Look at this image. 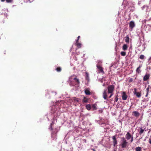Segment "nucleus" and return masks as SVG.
<instances>
[{
  "instance_id": "obj_33",
  "label": "nucleus",
  "mask_w": 151,
  "mask_h": 151,
  "mask_svg": "<svg viewBox=\"0 0 151 151\" xmlns=\"http://www.w3.org/2000/svg\"><path fill=\"white\" fill-rule=\"evenodd\" d=\"M149 87L147 88H146V90L147 93H148L149 92Z\"/></svg>"
},
{
  "instance_id": "obj_21",
  "label": "nucleus",
  "mask_w": 151,
  "mask_h": 151,
  "mask_svg": "<svg viewBox=\"0 0 151 151\" xmlns=\"http://www.w3.org/2000/svg\"><path fill=\"white\" fill-rule=\"evenodd\" d=\"M76 45L78 48L81 47V43H76Z\"/></svg>"
},
{
  "instance_id": "obj_32",
  "label": "nucleus",
  "mask_w": 151,
  "mask_h": 151,
  "mask_svg": "<svg viewBox=\"0 0 151 151\" xmlns=\"http://www.w3.org/2000/svg\"><path fill=\"white\" fill-rule=\"evenodd\" d=\"M131 140H130V142L132 143L133 141V136H132L131 137Z\"/></svg>"
},
{
  "instance_id": "obj_1",
  "label": "nucleus",
  "mask_w": 151,
  "mask_h": 151,
  "mask_svg": "<svg viewBox=\"0 0 151 151\" xmlns=\"http://www.w3.org/2000/svg\"><path fill=\"white\" fill-rule=\"evenodd\" d=\"M119 146L122 148L124 149L126 148L129 145V143L127 141L126 139L124 137L121 138V140L120 142Z\"/></svg>"
},
{
  "instance_id": "obj_37",
  "label": "nucleus",
  "mask_w": 151,
  "mask_h": 151,
  "mask_svg": "<svg viewBox=\"0 0 151 151\" xmlns=\"http://www.w3.org/2000/svg\"><path fill=\"white\" fill-rule=\"evenodd\" d=\"M148 93H147V94H146V95L145 96L146 97H147L148 95Z\"/></svg>"
},
{
  "instance_id": "obj_24",
  "label": "nucleus",
  "mask_w": 151,
  "mask_h": 151,
  "mask_svg": "<svg viewBox=\"0 0 151 151\" xmlns=\"http://www.w3.org/2000/svg\"><path fill=\"white\" fill-rule=\"evenodd\" d=\"M73 100L74 101H76L77 102H78L79 101V100L76 97H73Z\"/></svg>"
},
{
  "instance_id": "obj_22",
  "label": "nucleus",
  "mask_w": 151,
  "mask_h": 151,
  "mask_svg": "<svg viewBox=\"0 0 151 151\" xmlns=\"http://www.w3.org/2000/svg\"><path fill=\"white\" fill-rule=\"evenodd\" d=\"M136 151H141V148L140 147H138L135 148Z\"/></svg>"
},
{
  "instance_id": "obj_10",
  "label": "nucleus",
  "mask_w": 151,
  "mask_h": 151,
  "mask_svg": "<svg viewBox=\"0 0 151 151\" xmlns=\"http://www.w3.org/2000/svg\"><path fill=\"white\" fill-rule=\"evenodd\" d=\"M135 25L133 21H131L130 22L129 24V26L132 29L135 27Z\"/></svg>"
},
{
  "instance_id": "obj_19",
  "label": "nucleus",
  "mask_w": 151,
  "mask_h": 151,
  "mask_svg": "<svg viewBox=\"0 0 151 151\" xmlns=\"http://www.w3.org/2000/svg\"><path fill=\"white\" fill-rule=\"evenodd\" d=\"M86 108L88 110H90L91 109V106L90 104H87L86 106Z\"/></svg>"
},
{
  "instance_id": "obj_31",
  "label": "nucleus",
  "mask_w": 151,
  "mask_h": 151,
  "mask_svg": "<svg viewBox=\"0 0 151 151\" xmlns=\"http://www.w3.org/2000/svg\"><path fill=\"white\" fill-rule=\"evenodd\" d=\"M149 142L150 144H151V135L150 136V138L149 140Z\"/></svg>"
},
{
  "instance_id": "obj_42",
  "label": "nucleus",
  "mask_w": 151,
  "mask_h": 151,
  "mask_svg": "<svg viewBox=\"0 0 151 151\" xmlns=\"http://www.w3.org/2000/svg\"><path fill=\"white\" fill-rule=\"evenodd\" d=\"M103 86H104V84H103Z\"/></svg>"
},
{
  "instance_id": "obj_7",
  "label": "nucleus",
  "mask_w": 151,
  "mask_h": 151,
  "mask_svg": "<svg viewBox=\"0 0 151 151\" xmlns=\"http://www.w3.org/2000/svg\"><path fill=\"white\" fill-rule=\"evenodd\" d=\"M150 75L149 73H146L144 76L143 78L144 81H146L148 80L150 76Z\"/></svg>"
},
{
  "instance_id": "obj_40",
  "label": "nucleus",
  "mask_w": 151,
  "mask_h": 151,
  "mask_svg": "<svg viewBox=\"0 0 151 151\" xmlns=\"http://www.w3.org/2000/svg\"><path fill=\"white\" fill-rule=\"evenodd\" d=\"M151 59V57H150L149 59V60H150Z\"/></svg>"
},
{
  "instance_id": "obj_30",
  "label": "nucleus",
  "mask_w": 151,
  "mask_h": 151,
  "mask_svg": "<svg viewBox=\"0 0 151 151\" xmlns=\"http://www.w3.org/2000/svg\"><path fill=\"white\" fill-rule=\"evenodd\" d=\"M133 81V79L132 78H130L129 80V82L131 83Z\"/></svg>"
},
{
  "instance_id": "obj_35",
  "label": "nucleus",
  "mask_w": 151,
  "mask_h": 151,
  "mask_svg": "<svg viewBox=\"0 0 151 151\" xmlns=\"http://www.w3.org/2000/svg\"><path fill=\"white\" fill-rule=\"evenodd\" d=\"M78 40H79L78 39H77L76 40V43H78Z\"/></svg>"
},
{
  "instance_id": "obj_25",
  "label": "nucleus",
  "mask_w": 151,
  "mask_h": 151,
  "mask_svg": "<svg viewBox=\"0 0 151 151\" xmlns=\"http://www.w3.org/2000/svg\"><path fill=\"white\" fill-rule=\"evenodd\" d=\"M121 55L123 56H124L126 55V53L124 51H122L120 53Z\"/></svg>"
},
{
  "instance_id": "obj_17",
  "label": "nucleus",
  "mask_w": 151,
  "mask_h": 151,
  "mask_svg": "<svg viewBox=\"0 0 151 151\" xmlns=\"http://www.w3.org/2000/svg\"><path fill=\"white\" fill-rule=\"evenodd\" d=\"M85 93L86 95H90L91 94V93L90 92L89 90L88 89H86L85 90Z\"/></svg>"
},
{
  "instance_id": "obj_20",
  "label": "nucleus",
  "mask_w": 151,
  "mask_h": 151,
  "mask_svg": "<svg viewBox=\"0 0 151 151\" xmlns=\"http://www.w3.org/2000/svg\"><path fill=\"white\" fill-rule=\"evenodd\" d=\"M5 0H1V1L3 2H4ZM6 2L8 3H10L12 2L13 0H6Z\"/></svg>"
},
{
  "instance_id": "obj_12",
  "label": "nucleus",
  "mask_w": 151,
  "mask_h": 151,
  "mask_svg": "<svg viewBox=\"0 0 151 151\" xmlns=\"http://www.w3.org/2000/svg\"><path fill=\"white\" fill-rule=\"evenodd\" d=\"M141 67L142 65H140L136 69V72L138 74H139L141 72V71L140 70V68Z\"/></svg>"
},
{
  "instance_id": "obj_28",
  "label": "nucleus",
  "mask_w": 151,
  "mask_h": 151,
  "mask_svg": "<svg viewBox=\"0 0 151 151\" xmlns=\"http://www.w3.org/2000/svg\"><path fill=\"white\" fill-rule=\"evenodd\" d=\"M145 58V56L143 55H141L139 56V58L141 59H143Z\"/></svg>"
},
{
  "instance_id": "obj_6",
  "label": "nucleus",
  "mask_w": 151,
  "mask_h": 151,
  "mask_svg": "<svg viewBox=\"0 0 151 151\" xmlns=\"http://www.w3.org/2000/svg\"><path fill=\"white\" fill-rule=\"evenodd\" d=\"M97 68L99 69V72L103 74L104 73V72L103 71V68L99 65H96Z\"/></svg>"
},
{
  "instance_id": "obj_38",
  "label": "nucleus",
  "mask_w": 151,
  "mask_h": 151,
  "mask_svg": "<svg viewBox=\"0 0 151 151\" xmlns=\"http://www.w3.org/2000/svg\"><path fill=\"white\" fill-rule=\"evenodd\" d=\"M80 37V36H78V37L77 39L79 40Z\"/></svg>"
},
{
  "instance_id": "obj_14",
  "label": "nucleus",
  "mask_w": 151,
  "mask_h": 151,
  "mask_svg": "<svg viewBox=\"0 0 151 151\" xmlns=\"http://www.w3.org/2000/svg\"><path fill=\"white\" fill-rule=\"evenodd\" d=\"M133 113L134 114V116L135 117H138L140 115L139 113L137 111H134L133 112Z\"/></svg>"
},
{
  "instance_id": "obj_29",
  "label": "nucleus",
  "mask_w": 151,
  "mask_h": 151,
  "mask_svg": "<svg viewBox=\"0 0 151 151\" xmlns=\"http://www.w3.org/2000/svg\"><path fill=\"white\" fill-rule=\"evenodd\" d=\"M92 108L94 110H96L97 109L96 107L94 104H93L92 105Z\"/></svg>"
},
{
  "instance_id": "obj_41",
  "label": "nucleus",
  "mask_w": 151,
  "mask_h": 151,
  "mask_svg": "<svg viewBox=\"0 0 151 151\" xmlns=\"http://www.w3.org/2000/svg\"><path fill=\"white\" fill-rule=\"evenodd\" d=\"M93 151H96L94 149H93Z\"/></svg>"
},
{
  "instance_id": "obj_39",
  "label": "nucleus",
  "mask_w": 151,
  "mask_h": 151,
  "mask_svg": "<svg viewBox=\"0 0 151 151\" xmlns=\"http://www.w3.org/2000/svg\"><path fill=\"white\" fill-rule=\"evenodd\" d=\"M86 74H87V78L88 77V75L87 73H86Z\"/></svg>"
},
{
  "instance_id": "obj_34",
  "label": "nucleus",
  "mask_w": 151,
  "mask_h": 151,
  "mask_svg": "<svg viewBox=\"0 0 151 151\" xmlns=\"http://www.w3.org/2000/svg\"><path fill=\"white\" fill-rule=\"evenodd\" d=\"M111 94L110 96H109V98H111V96H112L113 95V93H110Z\"/></svg>"
},
{
  "instance_id": "obj_27",
  "label": "nucleus",
  "mask_w": 151,
  "mask_h": 151,
  "mask_svg": "<svg viewBox=\"0 0 151 151\" xmlns=\"http://www.w3.org/2000/svg\"><path fill=\"white\" fill-rule=\"evenodd\" d=\"M118 95H117L116 96L115 98L114 99V101L115 102H117V101H118Z\"/></svg>"
},
{
  "instance_id": "obj_26",
  "label": "nucleus",
  "mask_w": 151,
  "mask_h": 151,
  "mask_svg": "<svg viewBox=\"0 0 151 151\" xmlns=\"http://www.w3.org/2000/svg\"><path fill=\"white\" fill-rule=\"evenodd\" d=\"M144 129H142V128H140V130L139 132V134H141L144 132Z\"/></svg>"
},
{
  "instance_id": "obj_3",
  "label": "nucleus",
  "mask_w": 151,
  "mask_h": 151,
  "mask_svg": "<svg viewBox=\"0 0 151 151\" xmlns=\"http://www.w3.org/2000/svg\"><path fill=\"white\" fill-rule=\"evenodd\" d=\"M115 86L113 85H109L107 87L108 93H113L114 90Z\"/></svg>"
},
{
  "instance_id": "obj_15",
  "label": "nucleus",
  "mask_w": 151,
  "mask_h": 151,
  "mask_svg": "<svg viewBox=\"0 0 151 151\" xmlns=\"http://www.w3.org/2000/svg\"><path fill=\"white\" fill-rule=\"evenodd\" d=\"M128 46L126 44H124L122 46V49L123 50L125 51L127 50Z\"/></svg>"
},
{
  "instance_id": "obj_13",
  "label": "nucleus",
  "mask_w": 151,
  "mask_h": 151,
  "mask_svg": "<svg viewBox=\"0 0 151 151\" xmlns=\"http://www.w3.org/2000/svg\"><path fill=\"white\" fill-rule=\"evenodd\" d=\"M88 101V99L85 97H83V99L82 100V102L83 103H87Z\"/></svg>"
},
{
  "instance_id": "obj_9",
  "label": "nucleus",
  "mask_w": 151,
  "mask_h": 151,
  "mask_svg": "<svg viewBox=\"0 0 151 151\" xmlns=\"http://www.w3.org/2000/svg\"><path fill=\"white\" fill-rule=\"evenodd\" d=\"M127 98V96L125 92H123L122 96V99L123 100H126Z\"/></svg>"
},
{
  "instance_id": "obj_18",
  "label": "nucleus",
  "mask_w": 151,
  "mask_h": 151,
  "mask_svg": "<svg viewBox=\"0 0 151 151\" xmlns=\"http://www.w3.org/2000/svg\"><path fill=\"white\" fill-rule=\"evenodd\" d=\"M51 137L53 138V139H57L56 134H54L53 133H52L51 134Z\"/></svg>"
},
{
  "instance_id": "obj_16",
  "label": "nucleus",
  "mask_w": 151,
  "mask_h": 151,
  "mask_svg": "<svg viewBox=\"0 0 151 151\" xmlns=\"http://www.w3.org/2000/svg\"><path fill=\"white\" fill-rule=\"evenodd\" d=\"M129 38L128 35H127L126 37L125 38V41L127 43H129Z\"/></svg>"
},
{
  "instance_id": "obj_23",
  "label": "nucleus",
  "mask_w": 151,
  "mask_h": 151,
  "mask_svg": "<svg viewBox=\"0 0 151 151\" xmlns=\"http://www.w3.org/2000/svg\"><path fill=\"white\" fill-rule=\"evenodd\" d=\"M56 70L58 72H60L61 71V68L60 67H58L56 69Z\"/></svg>"
},
{
  "instance_id": "obj_11",
  "label": "nucleus",
  "mask_w": 151,
  "mask_h": 151,
  "mask_svg": "<svg viewBox=\"0 0 151 151\" xmlns=\"http://www.w3.org/2000/svg\"><path fill=\"white\" fill-rule=\"evenodd\" d=\"M125 137L126 139H127V140H129L130 139H131L132 136L130 134L129 132H128L126 134Z\"/></svg>"
},
{
  "instance_id": "obj_4",
  "label": "nucleus",
  "mask_w": 151,
  "mask_h": 151,
  "mask_svg": "<svg viewBox=\"0 0 151 151\" xmlns=\"http://www.w3.org/2000/svg\"><path fill=\"white\" fill-rule=\"evenodd\" d=\"M116 135L113 136L112 137V139L113 140V143L114 147L115 146L117 143V141L116 139Z\"/></svg>"
},
{
  "instance_id": "obj_8",
  "label": "nucleus",
  "mask_w": 151,
  "mask_h": 151,
  "mask_svg": "<svg viewBox=\"0 0 151 151\" xmlns=\"http://www.w3.org/2000/svg\"><path fill=\"white\" fill-rule=\"evenodd\" d=\"M103 96L104 99H107V93L106 89L104 90L103 93Z\"/></svg>"
},
{
  "instance_id": "obj_2",
  "label": "nucleus",
  "mask_w": 151,
  "mask_h": 151,
  "mask_svg": "<svg viewBox=\"0 0 151 151\" xmlns=\"http://www.w3.org/2000/svg\"><path fill=\"white\" fill-rule=\"evenodd\" d=\"M80 83L79 79L76 78H75L73 79V81H71L70 84L71 86H74L75 85H79Z\"/></svg>"
},
{
  "instance_id": "obj_36",
  "label": "nucleus",
  "mask_w": 151,
  "mask_h": 151,
  "mask_svg": "<svg viewBox=\"0 0 151 151\" xmlns=\"http://www.w3.org/2000/svg\"><path fill=\"white\" fill-rule=\"evenodd\" d=\"M52 124L51 123L50 124V127H51V130H52Z\"/></svg>"
},
{
  "instance_id": "obj_5",
  "label": "nucleus",
  "mask_w": 151,
  "mask_h": 151,
  "mask_svg": "<svg viewBox=\"0 0 151 151\" xmlns=\"http://www.w3.org/2000/svg\"><path fill=\"white\" fill-rule=\"evenodd\" d=\"M137 89L136 88H134L133 93L134 95H136V96L138 98H140L141 96V93L140 92H138L137 91Z\"/></svg>"
}]
</instances>
